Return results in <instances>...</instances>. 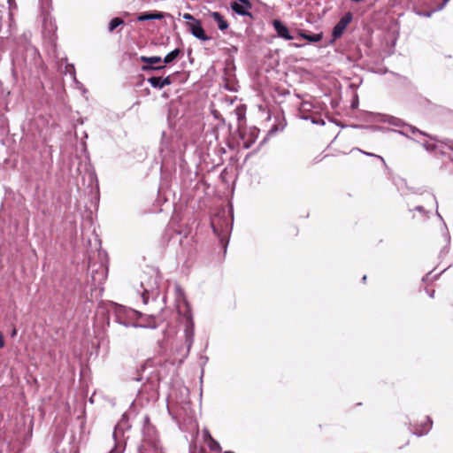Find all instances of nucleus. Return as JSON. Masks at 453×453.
Returning <instances> with one entry per match:
<instances>
[{
	"mask_svg": "<svg viewBox=\"0 0 453 453\" xmlns=\"http://www.w3.org/2000/svg\"><path fill=\"white\" fill-rule=\"evenodd\" d=\"M175 303L178 314L181 317L184 323V336L187 350L184 357L189 354L195 340V323L189 303L186 297L185 292L180 284L174 285Z\"/></svg>",
	"mask_w": 453,
	"mask_h": 453,
	"instance_id": "f257e3e1",
	"label": "nucleus"
},
{
	"mask_svg": "<svg viewBox=\"0 0 453 453\" xmlns=\"http://www.w3.org/2000/svg\"><path fill=\"white\" fill-rule=\"evenodd\" d=\"M210 16L217 23L220 31H225L229 27V23L225 19L224 16L219 12H212Z\"/></svg>",
	"mask_w": 453,
	"mask_h": 453,
	"instance_id": "ddd939ff",
	"label": "nucleus"
},
{
	"mask_svg": "<svg viewBox=\"0 0 453 453\" xmlns=\"http://www.w3.org/2000/svg\"><path fill=\"white\" fill-rule=\"evenodd\" d=\"M160 82H162L163 87H165V86L171 85L173 81H172V78H171V76H166V77H165V78H162V77H161V81H160Z\"/></svg>",
	"mask_w": 453,
	"mask_h": 453,
	"instance_id": "a878e982",
	"label": "nucleus"
},
{
	"mask_svg": "<svg viewBox=\"0 0 453 453\" xmlns=\"http://www.w3.org/2000/svg\"><path fill=\"white\" fill-rule=\"evenodd\" d=\"M208 360V357H204V358H203V361H207Z\"/></svg>",
	"mask_w": 453,
	"mask_h": 453,
	"instance_id": "8fccbe9b",
	"label": "nucleus"
},
{
	"mask_svg": "<svg viewBox=\"0 0 453 453\" xmlns=\"http://www.w3.org/2000/svg\"><path fill=\"white\" fill-rule=\"evenodd\" d=\"M224 453H234V452H233V451H231V450H226V451H225Z\"/></svg>",
	"mask_w": 453,
	"mask_h": 453,
	"instance_id": "de8ad7c7",
	"label": "nucleus"
},
{
	"mask_svg": "<svg viewBox=\"0 0 453 453\" xmlns=\"http://www.w3.org/2000/svg\"><path fill=\"white\" fill-rule=\"evenodd\" d=\"M205 436H207L210 439L209 448L211 450L215 451L220 449V444L217 441H215L208 432H206Z\"/></svg>",
	"mask_w": 453,
	"mask_h": 453,
	"instance_id": "4be33fe9",
	"label": "nucleus"
},
{
	"mask_svg": "<svg viewBox=\"0 0 453 453\" xmlns=\"http://www.w3.org/2000/svg\"><path fill=\"white\" fill-rule=\"evenodd\" d=\"M187 26L188 27V31L196 39L203 42H206L211 39L208 35H206L205 31L199 19L195 20V22H188Z\"/></svg>",
	"mask_w": 453,
	"mask_h": 453,
	"instance_id": "6e6552de",
	"label": "nucleus"
},
{
	"mask_svg": "<svg viewBox=\"0 0 453 453\" xmlns=\"http://www.w3.org/2000/svg\"><path fill=\"white\" fill-rule=\"evenodd\" d=\"M4 339L3 334L0 332V349L4 348Z\"/></svg>",
	"mask_w": 453,
	"mask_h": 453,
	"instance_id": "473e14b6",
	"label": "nucleus"
},
{
	"mask_svg": "<svg viewBox=\"0 0 453 453\" xmlns=\"http://www.w3.org/2000/svg\"><path fill=\"white\" fill-rule=\"evenodd\" d=\"M352 18H353L352 13L350 12H348L334 25V27H333V30H332V37L334 40L338 39L342 35L347 26L351 22Z\"/></svg>",
	"mask_w": 453,
	"mask_h": 453,
	"instance_id": "0eeeda50",
	"label": "nucleus"
},
{
	"mask_svg": "<svg viewBox=\"0 0 453 453\" xmlns=\"http://www.w3.org/2000/svg\"><path fill=\"white\" fill-rule=\"evenodd\" d=\"M433 421L428 416H423L420 419L416 420L413 433L418 436L427 434L432 428Z\"/></svg>",
	"mask_w": 453,
	"mask_h": 453,
	"instance_id": "1a4fd4ad",
	"label": "nucleus"
},
{
	"mask_svg": "<svg viewBox=\"0 0 453 453\" xmlns=\"http://www.w3.org/2000/svg\"><path fill=\"white\" fill-rule=\"evenodd\" d=\"M278 130H279L278 127L274 125V126H273V127H272V128L268 131V134H269V135H270V134H274V133L278 132Z\"/></svg>",
	"mask_w": 453,
	"mask_h": 453,
	"instance_id": "2f4dec72",
	"label": "nucleus"
},
{
	"mask_svg": "<svg viewBox=\"0 0 453 453\" xmlns=\"http://www.w3.org/2000/svg\"><path fill=\"white\" fill-rule=\"evenodd\" d=\"M208 360V357H204V358H203V361H207Z\"/></svg>",
	"mask_w": 453,
	"mask_h": 453,
	"instance_id": "09e8293b",
	"label": "nucleus"
},
{
	"mask_svg": "<svg viewBox=\"0 0 453 453\" xmlns=\"http://www.w3.org/2000/svg\"><path fill=\"white\" fill-rule=\"evenodd\" d=\"M230 50H231L232 52L236 53V52L238 51V47H237V46H234V45H233V46L231 47Z\"/></svg>",
	"mask_w": 453,
	"mask_h": 453,
	"instance_id": "f704fd0d",
	"label": "nucleus"
},
{
	"mask_svg": "<svg viewBox=\"0 0 453 453\" xmlns=\"http://www.w3.org/2000/svg\"><path fill=\"white\" fill-rule=\"evenodd\" d=\"M219 242H220V243L223 246L224 252H226V248H227V244H228V240L225 241L224 237L220 236L219 237Z\"/></svg>",
	"mask_w": 453,
	"mask_h": 453,
	"instance_id": "7c9ffc66",
	"label": "nucleus"
},
{
	"mask_svg": "<svg viewBox=\"0 0 453 453\" xmlns=\"http://www.w3.org/2000/svg\"><path fill=\"white\" fill-rule=\"evenodd\" d=\"M297 34L300 38H303L310 42H319L323 38L322 33L309 34L304 30H298Z\"/></svg>",
	"mask_w": 453,
	"mask_h": 453,
	"instance_id": "2eb2a0df",
	"label": "nucleus"
},
{
	"mask_svg": "<svg viewBox=\"0 0 453 453\" xmlns=\"http://www.w3.org/2000/svg\"><path fill=\"white\" fill-rule=\"evenodd\" d=\"M313 108H314V105L312 103H311L309 101L302 102L298 108V110L301 113V119H303L304 120H309L311 116L308 115V113H310Z\"/></svg>",
	"mask_w": 453,
	"mask_h": 453,
	"instance_id": "dca6fc26",
	"label": "nucleus"
},
{
	"mask_svg": "<svg viewBox=\"0 0 453 453\" xmlns=\"http://www.w3.org/2000/svg\"><path fill=\"white\" fill-rule=\"evenodd\" d=\"M115 316H116V322L119 325L124 326L125 327H134V328H150V329H156L157 325L154 324V322L149 323V324H139V323H134L129 322L126 319H124L123 317H130V318H135V319H141L142 317V313L133 310V309H127L126 307L122 305L116 304L115 308ZM151 321H153V319H150Z\"/></svg>",
	"mask_w": 453,
	"mask_h": 453,
	"instance_id": "f03ea898",
	"label": "nucleus"
},
{
	"mask_svg": "<svg viewBox=\"0 0 453 453\" xmlns=\"http://www.w3.org/2000/svg\"><path fill=\"white\" fill-rule=\"evenodd\" d=\"M125 22L121 18L116 17L111 19L108 26L109 32H112L115 30L118 27L123 25Z\"/></svg>",
	"mask_w": 453,
	"mask_h": 453,
	"instance_id": "aec40b11",
	"label": "nucleus"
},
{
	"mask_svg": "<svg viewBox=\"0 0 453 453\" xmlns=\"http://www.w3.org/2000/svg\"><path fill=\"white\" fill-rule=\"evenodd\" d=\"M392 44H393V45H395V44H396V38H394V39L392 40Z\"/></svg>",
	"mask_w": 453,
	"mask_h": 453,
	"instance_id": "c03bdc74",
	"label": "nucleus"
},
{
	"mask_svg": "<svg viewBox=\"0 0 453 453\" xmlns=\"http://www.w3.org/2000/svg\"><path fill=\"white\" fill-rule=\"evenodd\" d=\"M24 64L31 72L34 69L39 72L44 67L43 61L36 47L27 44L24 52Z\"/></svg>",
	"mask_w": 453,
	"mask_h": 453,
	"instance_id": "20e7f679",
	"label": "nucleus"
},
{
	"mask_svg": "<svg viewBox=\"0 0 453 453\" xmlns=\"http://www.w3.org/2000/svg\"><path fill=\"white\" fill-rule=\"evenodd\" d=\"M42 4H47L49 2V0H40Z\"/></svg>",
	"mask_w": 453,
	"mask_h": 453,
	"instance_id": "37998d69",
	"label": "nucleus"
},
{
	"mask_svg": "<svg viewBox=\"0 0 453 453\" xmlns=\"http://www.w3.org/2000/svg\"><path fill=\"white\" fill-rule=\"evenodd\" d=\"M147 81L150 84V86L154 88L162 89L164 88L162 82H160V81H161L160 76H151V77L148 78Z\"/></svg>",
	"mask_w": 453,
	"mask_h": 453,
	"instance_id": "6ab92c4d",
	"label": "nucleus"
},
{
	"mask_svg": "<svg viewBox=\"0 0 453 453\" xmlns=\"http://www.w3.org/2000/svg\"><path fill=\"white\" fill-rule=\"evenodd\" d=\"M12 75L13 76H16V70H15V67L13 66L12 69Z\"/></svg>",
	"mask_w": 453,
	"mask_h": 453,
	"instance_id": "ea45409f",
	"label": "nucleus"
},
{
	"mask_svg": "<svg viewBox=\"0 0 453 453\" xmlns=\"http://www.w3.org/2000/svg\"><path fill=\"white\" fill-rule=\"evenodd\" d=\"M140 288L141 290H138V293L141 295L144 304H148L150 301H156L160 295L157 276H150L142 280Z\"/></svg>",
	"mask_w": 453,
	"mask_h": 453,
	"instance_id": "7ed1b4c3",
	"label": "nucleus"
},
{
	"mask_svg": "<svg viewBox=\"0 0 453 453\" xmlns=\"http://www.w3.org/2000/svg\"><path fill=\"white\" fill-rule=\"evenodd\" d=\"M357 104H358V101H357V100L356 102H353V103H352V107H353V108L357 107Z\"/></svg>",
	"mask_w": 453,
	"mask_h": 453,
	"instance_id": "a19ab883",
	"label": "nucleus"
},
{
	"mask_svg": "<svg viewBox=\"0 0 453 453\" xmlns=\"http://www.w3.org/2000/svg\"><path fill=\"white\" fill-rule=\"evenodd\" d=\"M137 20L140 22L151 20V12H144L139 14Z\"/></svg>",
	"mask_w": 453,
	"mask_h": 453,
	"instance_id": "5701e85b",
	"label": "nucleus"
},
{
	"mask_svg": "<svg viewBox=\"0 0 453 453\" xmlns=\"http://www.w3.org/2000/svg\"><path fill=\"white\" fill-rule=\"evenodd\" d=\"M82 91H83V93H86V92H87V89H86V88H82Z\"/></svg>",
	"mask_w": 453,
	"mask_h": 453,
	"instance_id": "603ef678",
	"label": "nucleus"
},
{
	"mask_svg": "<svg viewBox=\"0 0 453 453\" xmlns=\"http://www.w3.org/2000/svg\"><path fill=\"white\" fill-rule=\"evenodd\" d=\"M359 151H361L362 153H364V154H365V155H366V156H369V157H375L379 158V159L383 163V165H384L385 166H387V165H386V162H385V160H384V158H383L382 157H380V156H379V155H375V154H373V153L365 152V151H363V150H359Z\"/></svg>",
	"mask_w": 453,
	"mask_h": 453,
	"instance_id": "393cba45",
	"label": "nucleus"
},
{
	"mask_svg": "<svg viewBox=\"0 0 453 453\" xmlns=\"http://www.w3.org/2000/svg\"><path fill=\"white\" fill-rule=\"evenodd\" d=\"M134 380L137 381H140V380H142V377H136Z\"/></svg>",
	"mask_w": 453,
	"mask_h": 453,
	"instance_id": "49530a36",
	"label": "nucleus"
},
{
	"mask_svg": "<svg viewBox=\"0 0 453 453\" xmlns=\"http://www.w3.org/2000/svg\"><path fill=\"white\" fill-rule=\"evenodd\" d=\"M16 334V329L13 330L12 332V336Z\"/></svg>",
	"mask_w": 453,
	"mask_h": 453,
	"instance_id": "3c124183",
	"label": "nucleus"
},
{
	"mask_svg": "<svg viewBox=\"0 0 453 453\" xmlns=\"http://www.w3.org/2000/svg\"><path fill=\"white\" fill-rule=\"evenodd\" d=\"M250 147V143L244 145V148H246V149H249Z\"/></svg>",
	"mask_w": 453,
	"mask_h": 453,
	"instance_id": "a18cd8bd",
	"label": "nucleus"
},
{
	"mask_svg": "<svg viewBox=\"0 0 453 453\" xmlns=\"http://www.w3.org/2000/svg\"><path fill=\"white\" fill-rule=\"evenodd\" d=\"M161 136L162 137H161V142H160V145H159V152L163 157H166L173 151L172 142H171L170 137H168L166 135L165 131L162 132Z\"/></svg>",
	"mask_w": 453,
	"mask_h": 453,
	"instance_id": "f8f14e48",
	"label": "nucleus"
},
{
	"mask_svg": "<svg viewBox=\"0 0 453 453\" xmlns=\"http://www.w3.org/2000/svg\"><path fill=\"white\" fill-rule=\"evenodd\" d=\"M362 281H363V283H365V281H366V275H364V276H363V278H362Z\"/></svg>",
	"mask_w": 453,
	"mask_h": 453,
	"instance_id": "79ce46f5",
	"label": "nucleus"
},
{
	"mask_svg": "<svg viewBox=\"0 0 453 453\" xmlns=\"http://www.w3.org/2000/svg\"><path fill=\"white\" fill-rule=\"evenodd\" d=\"M140 60L146 65L142 66V71H161L165 68V65H154L155 64H160L163 59L159 56L146 57L141 56Z\"/></svg>",
	"mask_w": 453,
	"mask_h": 453,
	"instance_id": "423d86ee",
	"label": "nucleus"
},
{
	"mask_svg": "<svg viewBox=\"0 0 453 453\" xmlns=\"http://www.w3.org/2000/svg\"><path fill=\"white\" fill-rule=\"evenodd\" d=\"M449 0H443V3L441 4V6L439 7V9H442L443 6L449 2Z\"/></svg>",
	"mask_w": 453,
	"mask_h": 453,
	"instance_id": "e433bc0d",
	"label": "nucleus"
},
{
	"mask_svg": "<svg viewBox=\"0 0 453 453\" xmlns=\"http://www.w3.org/2000/svg\"><path fill=\"white\" fill-rule=\"evenodd\" d=\"M143 317L145 318V321H144L142 324H149V323H151L152 321H151L150 319V318H152V319H153V322H154V324L157 326V322H156V317H155L154 315H148V316H144V315L142 314V318H143Z\"/></svg>",
	"mask_w": 453,
	"mask_h": 453,
	"instance_id": "cd10ccee",
	"label": "nucleus"
},
{
	"mask_svg": "<svg viewBox=\"0 0 453 453\" xmlns=\"http://www.w3.org/2000/svg\"><path fill=\"white\" fill-rule=\"evenodd\" d=\"M151 433L155 434L154 427L150 425V418L149 416L144 417V426H143V434H144V441H149L150 444L155 449V450L157 452L158 450V441L156 437H153L151 439L147 438L148 435H150Z\"/></svg>",
	"mask_w": 453,
	"mask_h": 453,
	"instance_id": "9b49d317",
	"label": "nucleus"
},
{
	"mask_svg": "<svg viewBox=\"0 0 453 453\" xmlns=\"http://www.w3.org/2000/svg\"><path fill=\"white\" fill-rule=\"evenodd\" d=\"M42 27L49 34H54L57 30L56 22L49 13L43 16Z\"/></svg>",
	"mask_w": 453,
	"mask_h": 453,
	"instance_id": "4468645a",
	"label": "nucleus"
},
{
	"mask_svg": "<svg viewBox=\"0 0 453 453\" xmlns=\"http://www.w3.org/2000/svg\"><path fill=\"white\" fill-rule=\"evenodd\" d=\"M230 8L239 16L253 18L252 13L250 12L252 8V4L250 0H238V2H232Z\"/></svg>",
	"mask_w": 453,
	"mask_h": 453,
	"instance_id": "39448f33",
	"label": "nucleus"
},
{
	"mask_svg": "<svg viewBox=\"0 0 453 453\" xmlns=\"http://www.w3.org/2000/svg\"><path fill=\"white\" fill-rule=\"evenodd\" d=\"M8 4L12 6V4H15V0H8Z\"/></svg>",
	"mask_w": 453,
	"mask_h": 453,
	"instance_id": "4c0bfd02",
	"label": "nucleus"
},
{
	"mask_svg": "<svg viewBox=\"0 0 453 453\" xmlns=\"http://www.w3.org/2000/svg\"><path fill=\"white\" fill-rule=\"evenodd\" d=\"M292 45H293L294 47H296V48H300V47H302V46H303V44H297V43H293Z\"/></svg>",
	"mask_w": 453,
	"mask_h": 453,
	"instance_id": "58836bf2",
	"label": "nucleus"
},
{
	"mask_svg": "<svg viewBox=\"0 0 453 453\" xmlns=\"http://www.w3.org/2000/svg\"><path fill=\"white\" fill-rule=\"evenodd\" d=\"M374 119L378 122L388 123V125H391V126L396 125V119L391 115L377 113L375 115Z\"/></svg>",
	"mask_w": 453,
	"mask_h": 453,
	"instance_id": "f3484780",
	"label": "nucleus"
},
{
	"mask_svg": "<svg viewBox=\"0 0 453 453\" xmlns=\"http://www.w3.org/2000/svg\"><path fill=\"white\" fill-rule=\"evenodd\" d=\"M212 115L215 119L222 121L223 123L225 122V119L220 115V113L217 111H212Z\"/></svg>",
	"mask_w": 453,
	"mask_h": 453,
	"instance_id": "c756f323",
	"label": "nucleus"
},
{
	"mask_svg": "<svg viewBox=\"0 0 453 453\" xmlns=\"http://www.w3.org/2000/svg\"><path fill=\"white\" fill-rule=\"evenodd\" d=\"M180 52H181L180 50L178 48L170 51L163 58L164 65H165L173 63L180 56Z\"/></svg>",
	"mask_w": 453,
	"mask_h": 453,
	"instance_id": "a211bd4d",
	"label": "nucleus"
},
{
	"mask_svg": "<svg viewBox=\"0 0 453 453\" xmlns=\"http://www.w3.org/2000/svg\"><path fill=\"white\" fill-rule=\"evenodd\" d=\"M310 120L315 124V125H320V126H324L326 124L325 120L321 118L319 119H314L312 117H311Z\"/></svg>",
	"mask_w": 453,
	"mask_h": 453,
	"instance_id": "bb28decb",
	"label": "nucleus"
},
{
	"mask_svg": "<svg viewBox=\"0 0 453 453\" xmlns=\"http://www.w3.org/2000/svg\"><path fill=\"white\" fill-rule=\"evenodd\" d=\"M211 228H212L213 233H214L216 235H219V230H218V228L216 227V226L214 225V223H213V222H211Z\"/></svg>",
	"mask_w": 453,
	"mask_h": 453,
	"instance_id": "72a5a7b5",
	"label": "nucleus"
},
{
	"mask_svg": "<svg viewBox=\"0 0 453 453\" xmlns=\"http://www.w3.org/2000/svg\"><path fill=\"white\" fill-rule=\"evenodd\" d=\"M368 128L371 129V130H373V131L380 129V127H379L377 126H371Z\"/></svg>",
	"mask_w": 453,
	"mask_h": 453,
	"instance_id": "c9c22d12",
	"label": "nucleus"
},
{
	"mask_svg": "<svg viewBox=\"0 0 453 453\" xmlns=\"http://www.w3.org/2000/svg\"><path fill=\"white\" fill-rule=\"evenodd\" d=\"M158 453H162V450L160 449Z\"/></svg>",
	"mask_w": 453,
	"mask_h": 453,
	"instance_id": "864d4df0",
	"label": "nucleus"
},
{
	"mask_svg": "<svg viewBox=\"0 0 453 453\" xmlns=\"http://www.w3.org/2000/svg\"><path fill=\"white\" fill-rule=\"evenodd\" d=\"M273 27L278 37L284 39L286 41H291V40L296 39V36H294L291 34L288 27L281 20L273 19Z\"/></svg>",
	"mask_w": 453,
	"mask_h": 453,
	"instance_id": "9d476101",
	"label": "nucleus"
},
{
	"mask_svg": "<svg viewBox=\"0 0 453 453\" xmlns=\"http://www.w3.org/2000/svg\"><path fill=\"white\" fill-rule=\"evenodd\" d=\"M164 18V14L160 12H151V20L154 19H162Z\"/></svg>",
	"mask_w": 453,
	"mask_h": 453,
	"instance_id": "b1692460",
	"label": "nucleus"
},
{
	"mask_svg": "<svg viewBox=\"0 0 453 453\" xmlns=\"http://www.w3.org/2000/svg\"><path fill=\"white\" fill-rule=\"evenodd\" d=\"M65 69H66V73H69L70 75L72 76V78L73 79V81H75V83L77 84V86L80 88H82V84L77 81L76 79V73H75V68H74V65H66L65 66Z\"/></svg>",
	"mask_w": 453,
	"mask_h": 453,
	"instance_id": "412c9836",
	"label": "nucleus"
},
{
	"mask_svg": "<svg viewBox=\"0 0 453 453\" xmlns=\"http://www.w3.org/2000/svg\"><path fill=\"white\" fill-rule=\"evenodd\" d=\"M182 18L187 20V21H190V22H195V20H197L196 19H195V17L190 14V13H184L182 15Z\"/></svg>",
	"mask_w": 453,
	"mask_h": 453,
	"instance_id": "c85d7f7f",
	"label": "nucleus"
}]
</instances>
